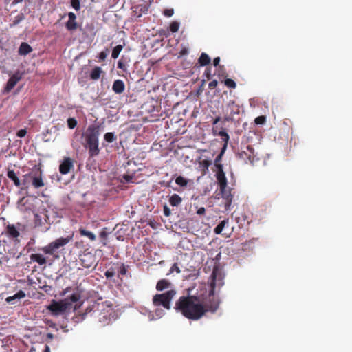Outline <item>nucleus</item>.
Masks as SVG:
<instances>
[{
  "label": "nucleus",
  "mask_w": 352,
  "mask_h": 352,
  "mask_svg": "<svg viewBox=\"0 0 352 352\" xmlns=\"http://www.w3.org/2000/svg\"><path fill=\"white\" fill-rule=\"evenodd\" d=\"M218 298L208 299L204 303L199 296L190 295L180 296L175 303L174 309L186 318L197 321L202 318L208 312L214 313L219 307Z\"/></svg>",
  "instance_id": "obj_1"
},
{
  "label": "nucleus",
  "mask_w": 352,
  "mask_h": 352,
  "mask_svg": "<svg viewBox=\"0 0 352 352\" xmlns=\"http://www.w3.org/2000/svg\"><path fill=\"white\" fill-rule=\"evenodd\" d=\"M99 136L100 126L94 124L89 125L82 135L83 139L82 144L88 151L90 157H96L100 153Z\"/></svg>",
  "instance_id": "obj_2"
},
{
  "label": "nucleus",
  "mask_w": 352,
  "mask_h": 352,
  "mask_svg": "<svg viewBox=\"0 0 352 352\" xmlns=\"http://www.w3.org/2000/svg\"><path fill=\"white\" fill-rule=\"evenodd\" d=\"M113 306V303L108 300L93 305L94 312L100 311L98 321L102 325H107L116 319L117 314Z\"/></svg>",
  "instance_id": "obj_3"
},
{
  "label": "nucleus",
  "mask_w": 352,
  "mask_h": 352,
  "mask_svg": "<svg viewBox=\"0 0 352 352\" xmlns=\"http://www.w3.org/2000/svg\"><path fill=\"white\" fill-rule=\"evenodd\" d=\"M176 290L170 289L163 294H157L153 297V304L155 307L162 306L166 309H170V302L176 295Z\"/></svg>",
  "instance_id": "obj_4"
},
{
  "label": "nucleus",
  "mask_w": 352,
  "mask_h": 352,
  "mask_svg": "<svg viewBox=\"0 0 352 352\" xmlns=\"http://www.w3.org/2000/svg\"><path fill=\"white\" fill-rule=\"evenodd\" d=\"M70 307L71 303L67 302V300H63L60 301L52 300L50 305L47 306V309L53 316H58L64 313L67 309H70Z\"/></svg>",
  "instance_id": "obj_5"
},
{
  "label": "nucleus",
  "mask_w": 352,
  "mask_h": 352,
  "mask_svg": "<svg viewBox=\"0 0 352 352\" xmlns=\"http://www.w3.org/2000/svg\"><path fill=\"white\" fill-rule=\"evenodd\" d=\"M237 157L242 160L245 164H253L256 159L254 153V149L252 146L248 145L236 153Z\"/></svg>",
  "instance_id": "obj_6"
},
{
  "label": "nucleus",
  "mask_w": 352,
  "mask_h": 352,
  "mask_svg": "<svg viewBox=\"0 0 352 352\" xmlns=\"http://www.w3.org/2000/svg\"><path fill=\"white\" fill-rule=\"evenodd\" d=\"M210 289L208 292V298H217L214 296L215 287L217 285L221 287L223 285V277L217 267H214L210 276Z\"/></svg>",
  "instance_id": "obj_7"
},
{
  "label": "nucleus",
  "mask_w": 352,
  "mask_h": 352,
  "mask_svg": "<svg viewBox=\"0 0 352 352\" xmlns=\"http://www.w3.org/2000/svg\"><path fill=\"white\" fill-rule=\"evenodd\" d=\"M71 239L72 237L58 238L43 247L41 250L45 254H53L56 250L67 244Z\"/></svg>",
  "instance_id": "obj_8"
},
{
  "label": "nucleus",
  "mask_w": 352,
  "mask_h": 352,
  "mask_svg": "<svg viewBox=\"0 0 352 352\" xmlns=\"http://www.w3.org/2000/svg\"><path fill=\"white\" fill-rule=\"evenodd\" d=\"M79 259L81 265L85 268L94 267L96 266V256L90 252H84L80 255Z\"/></svg>",
  "instance_id": "obj_9"
},
{
  "label": "nucleus",
  "mask_w": 352,
  "mask_h": 352,
  "mask_svg": "<svg viewBox=\"0 0 352 352\" xmlns=\"http://www.w3.org/2000/svg\"><path fill=\"white\" fill-rule=\"evenodd\" d=\"M240 107L234 101H230L226 108L224 120L226 122L232 121L235 115H239Z\"/></svg>",
  "instance_id": "obj_10"
},
{
  "label": "nucleus",
  "mask_w": 352,
  "mask_h": 352,
  "mask_svg": "<svg viewBox=\"0 0 352 352\" xmlns=\"http://www.w3.org/2000/svg\"><path fill=\"white\" fill-rule=\"evenodd\" d=\"M31 177V184L34 188H41L45 186V182L43 179V173L41 168L32 170Z\"/></svg>",
  "instance_id": "obj_11"
},
{
  "label": "nucleus",
  "mask_w": 352,
  "mask_h": 352,
  "mask_svg": "<svg viewBox=\"0 0 352 352\" xmlns=\"http://www.w3.org/2000/svg\"><path fill=\"white\" fill-rule=\"evenodd\" d=\"M153 0L149 1L147 5H138L132 8V16L135 18H140L143 14H146L148 11L149 6L152 3Z\"/></svg>",
  "instance_id": "obj_12"
},
{
  "label": "nucleus",
  "mask_w": 352,
  "mask_h": 352,
  "mask_svg": "<svg viewBox=\"0 0 352 352\" xmlns=\"http://www.w3.org/2000/svg\"><path fill=\"white\" fill-rule=\"evenodd\" d=\"M216 178L219 186V188L223 190L228 186L226 174L223 170V165L218 166V170L216 173Z\"/></svg>",
  "instance_id": "obj_13"
},
{
  "label": "nucleus",
  "mask_w": 352,
  "mask_h": 352,
  "mask_svg": "<svg viewBox=\"0 0 352 352\" xmlns=\"http://www.w3.org/2000/svg\"><path fill=\"white\" fill-rule=\"evenodd\" d=\"M73 167L72 160L70 157H65L59 166V171L63 175H67Z\"/></svg>",
  "instance_id": "obj_14"
},
{
  "label": "nucleus",
  "mask_w": 352,
  "mask_h": 352,
  "mask_svg": "<svg viewBox=\"0 0 352 352\" xmlns=\"http://www.w3.org/2000/svg\"><path fill=\"white\" fill-rule=\"evenodd\" d=\"M21 79V74L19 72H16L12 76H10L5 87L6 91H10Z\"/></svg>",
  "instance_id": "obj_15"
},
{
  "label": "nucleus",
  "mask_w": 352,
  "mask_h": 352,
  "mask_svg": "<svg viewBox=\"0 0 352 352\" xmlns=\"http://www.w3.org/2000/svg\"><path fill=\"white\" fill-rule=\"evenodd\" d=\"M69 20L65 23V27L69 31H74L77 29L78 23L76 21V16L74 12L68 13Z\"/></svg>",
  "instance_id": "obj_16"
},
{
  "label": "nucleus",
  "mask_w": 352,
  "mask_h": 352,
  "mask_svg": "<svg viewBox=\"0 0 352 352\" xmlns=\"http://www.w3.org/2000/svg\"><path fill=\"white\" fill-rule=\"evenodd\" d=\"M220 193L225 199V206L228 208L232 201V195L231 194V190L227 186L223 190L220 189Z\"/></svg>",
  "instance_id": "obj_17"
},
{
  "label": "nucleus",
  "mask_w": 352,
  "mask_h": 352,
  "mask_svg": "<svg viewBox=\"0 0 352 352\" xmlns=\"http://www.w3.org/2000/svg\"><path fill=\"white\" fill-rule=\"evenodd\" d=\"M212 131V134L214 136L219 135V136L221 137L222 140L224 142V149H226V146H227V144L230 139L229 135L224 130L219 131L218 129V126H213Z\"/></svg>",
  "instance_id": "obj_18"
},
{
  "label": "nucleus",
  "mask_w": 352,
  "mask_h": 352,
  "mask_svg": "<svg viewBox=\"0 0 352 352\" xmlns=\"http://www.w3.org/2000/svg\"><path fill=\"white\" fill-rule=\"evenodd\" d=\"M112 89L116 94H122L125 89L124 82L122 80H116L113 83Z\"/></svg>",
  "instance_id": "obj_19"
},
{
  "label": "nucleus",
  "mask_w": 352,
  "mask_h": 352,
  "mask_svg": "<svg viewBox=\"0 0 352 352\" xmlns=\"http://www.w3.org/2000/svg\"><path fill=\"white\" fill-rule=\"evenodd\" d=\"M6 234L7 235L12 239L17 238L20 235L19 231L16 228L14 225L9 224L6 227Z\"/></svg>",
  "instance_id": "obj_20"
},
{
  "label": "nucleus",
  "mask_w": 352,
  "mask_h": 352,
  "mask_svg": "<svg viewBox=\"0 0 352 352\" xmlns=\"http://www.w3.org/2000/svg\"><path fill=\"white\" fill-rule=\"evenodd\" d=\"M8 177L12 180L14 184L21 188V181L19 179L16 173L13 170H9L7 173Z\"/></svg>",
  "instance_id": "obj_21"
},
{
  "label": "nucleus",
  "mask_w": 352,
  "mask_h": 352,
  "mask_svg": "<svg viewBox=\"0 0 352 352\" xmlns=\"http://www.w3.org/2000/svg\"><path fill=\"white\" fill-rule=\"evenodd\" d=\"M32 51V47L27 43L23 42L19 48V54L25 56Z\"/></svg>",
  "instance_id": "obj_22"
},
{
  "label": "nucleus",
  "mask_w": 352,
  "mask_h": 352,
  "mask_svg": "<svg viewBox=\"0 0 352 352\" xmlns=\"http://www.w3.org/2000/svg\"><path fill=\"white\" fill-rule=\"evenodd\" d=\"M171 283L167 279H161L158 280L156 285V289L157 291H163L171 287Z\"/></svg>",
  "instance_id": "obj_23"
},
{
  "label": "nucleus",
  "mask_w": 352,
  "mask_h": 352,
  "mask_svg": "<svg viewBox=\"0 0 352 352\" xmlns=\"http://www.w3.org/2000/svg\"><path fill=\"white\" fill-rule=\"evenodd\" d=\"M30 258L32 261L36 262L40 265H45L47 263L46 258L41 254H32Z\"/></svg>",
  "instance_id": "obj_24"
},
{
  "label": "nucleus",
  "mask_w": 352,
  "mask_h": 352,
  "mask_svg": "<svg viewBox=\"0 0 352 352\" xmlns=\"http://www.w3.org/2000/svg\"><path fill=\"white\" fill-rule=\"evenodd\" d=\"M32 171L23 175V179L21 181V190H27L29 187V184L32 180Z\"/></svg>",
  "instance_id": "obj_25"
},
{
  "label": "nucleus",
  "mask_w": 352,
  "mask_h": 352,
  "mask_svg": "<svg viewBox=\"0 0 352 352\" xmlns=\"http://www.w3.org/2000/svg\"><path fill=\"white\" fill-rule=\"evenodd\" d=\"M104 73L100 67L96 66L90 73V78L93 80H97L100 78L101 74Z\"/></svg>",
  "instance_id": "obj_26"
},
{
  "label": "nucleus",
  "mask_w": 352,
  "mask_h": 352,
  "mask_svg": "<svg viewBox=\"0 0 352 352\" xmlns=\"http://www.w3.org/2000/svg\"><path fill=\"white\" fill-rule=\"evenodd\" d=\"M169 204L172 206H179L182 202V198L177 194H173L168 199Z\"/></svg>",
  "instance_id": "obj_27"
},
{
  "label": "nucleus",
  "mask_w": 352,
  "mask_h": 352,
  "mask_svg": "<svg viewBox=\"0 0 352 352\" xmlns=\"http://www.w3.org/2000/svg\"><path fill=\"white\" fill-rule=\"evenodd\" d=\"M210 61H211V59H210V56L204 52L201 53V54L199 56V60H198V63H199V65L201 66L208 65L210 64Z\"/></svg>",
  "instance_id": "obj_28"
},
{
  "label": "nucleus",
  "mask_w": 352,
  "mask_h": 352,
  "mask_svg": "<svg viewBox=\"0 0 352 352\" xmlns=\"http://www.w3.org/2000/svg\"><path fill=\"white\" fill-rule=\"evenodd\" d=\"M228 221H229L228 219H224V220L221 221L217 226V227L214 229V232L216 234H221L222 232L223 228H225V226L228 224Z\"/></svg>",
  "instance_id": "obj_29"
},
{
  "label": "nucleus",
  "mask_w": 352,
  "mask_h": 352,
  "mask_svg": "<svg viewBox=\"0 0 352 352\" xmlns=\"http://www.w3.org/2000/svg\"><path fill=\"white\" fill-rule=\"evenodd\" d=\"M79 233L81 236H86V237L89 238L91 241L96 240V235L93 232L86 230L84 228H80L79 229Z\"/></svg>",
  "instance_id": "obj_30"
},
{
  "label": "nucleus",
  "mask_w": 352,
  "mask_h": 352,
  "mask_svg": "<svg viewBox=\"0 0 352 352\" xmlns=\"http://www.w3.org/2000/svg\"><path fill=\"white\" fill-rule=\"evenodd\" d=\"M109 232L107 231V228H104L100 232L99 236L102 240V243L103 245H106L107 244V238Z\"/></svg>",
  "instance_id": "obj_31"
},
{
  "label": "nucleus",
  "mask_w": 352,
  "mask_h": 352,
  "mask_svg": "<svg viewBox=\"0 0 352 352\" xmlns=\"http://www.w3.org/2000/svg\"><path fill=\"white\" fill-rule=\"evenodd\" d=\"M80 299V294L78 293H74L72 294L71 296H68L65 300H67V302H70L71 304L72 302H76L78 301Z\"/></svg>",
  "instance_id": "obj_32"
},
{
  "label": "nucleus",
  "mask_w": 352,
  "mask_h": 352,
  "mask_svg": "<svg viewBox=\"0 0 352 352\" xmlns=\"http://www.w3.org/2000/svg\"><path fill=\"white\" fill-rule=\"evenodd\" d=\"M104 139L108 143H112L116 140V137L113 133L108 132L104 134Z\"/></svg>",
  "instance_id": "obj_33"
},
{
  "label": "nucleus",
  "mask_w": 352,
  "mask_h": 352,
  "mask_svg": "<svg viewBox=\"0 0 352 352\" xmlns=\"http://www.w3.org/2000/svg\"><path fill=\"white\" fill-rule=\"evenodd\" d=\"M123 46L122 45H116L112 51L111 56L113 58H117L122 51Z\"/></svg>",
  "instance_id": "obj_34"
},
{
  "label": "nucleus",
  "mask_w": 352,
  "mask_h": 352,
  "mask_svg": "<svg viewBox=\"0 0 352 352\" xmlns=\"http://www.w3.org/2000/svg\"><path fill=\"white\" fill-rule=\"evenodd\" d=\"M175 183L179 186L184 187L188 184V180L182 176H178L175 179Z\"/></svg>",
  "instance_id": "obj_35"
},
{
  "label": "nucleus",
  "mask_w": 352,
  "mask_h": 352,
  "mask_svg": "<svg viewBox=\"0 0 352 352\" xmlns=\"http://www.w3.org/2000/svg\"><path fill=\"white\" fill-rule=\"evenodd\" d=\"M78 122L74 118L67 119V126L70 129H74L77 126Z\"/></svg>",
  "instance_id": "obj_36"
},
{
  "label": "nucleus",
  "mask_w": 352,
  "mask_h": 352,
  "mask_svg": "<svg viewBox=\"0 0 352 352\" xmlns=\"http://www.w3.org/2000/svg\"><path fill=\"white\" fill-rule=\"evenodd\" d=\"M179 23L177 21H173L169 26L170 30L173 32H177L179 30Z\"/></svg>",
  "instance_id": "obj_37"
},
{
  "label": "nucleus",
  "mask_w": 352,
  "mask_h": 352,
  "mask_svg": "<svg viewBox=\"0 0 352 352\" xmlns=\"http://www.w3.org/2000/svg\"><path fill=\"white\" fill-rule=\"evenodd\" d=\"M224 84L228 87H230L232 89H235L236 87V82L232 79H230V78L226 79L224 81Z\"/></svg>",
  "instance_id": "obj_38"
},
{
  "label": "nucleus",
  "mask_w": 352,
  "mask_h": 352,
  "mask_svg": "<svg viewBox=\"0 0 352 352\" xmlns=\"http://www.w3.org/2000/svg\"><path fill=\"white\" fill-rule=\"evenodd\" d=\"M174 272H176L177 274H179L181 272L180 268L179 267V266H178L177 263H175L171 266L170 269L169 270V272L168 273V274H173Z\"/></svg>",
  "instance_id": "obj_39"
},
{
  "label": "nucleus",
  "mask_w": 352,
  "mask_h": 352,
  "mask_svg": "<svg viewBox=\"0 0 352 352\" xmlns=\"http://www.w3.org/2000/svg\"><path fill=\"white\" fill-rule=\"evenodd\" d=\"M225 150L226 149H224V147H223L221 152L217 155V157H216V159L214 160V164L217 169H218V166L222 165L221 164L219 163V162L221 160V157H222V155H223Z\"/></svg>",
  "instance_id": "obj_40"
},
{
  "label": "nucleus",
  "mask_w": 352,
  "mask_h": 352,
  "mask_svg": "<svg viewBox=\"0 0 352 352\" xmlns=\"http://www.w3.org/2000/svg\"><path fill=\"white\" fill-rule=\"evenodd\" d=\"M71 6L76 11L80 9V3L79 0H71Z\"/></svg>",
  "instance_id": "obj_41"
},
{
  "label": "nucleus",
  "mask_w": 352,
  "mask_h": 352,
  "mask_svg": "<svg viewBox=\"0 0 352 352\" xmlns=\"http://www.w3.org/2000/svg\"><path fill=\"white\" fill-rule=\"evenodd\" d=\"M24 19V16L23 14H18L14 20L13 21V23L12 24V25H16L17 24H19L22 20H23Z\"/></svg>",
  "instance_id": "obj_42"
},
{
  "label": "nucleus",
  "mask_w": 352,
  "mask_h": 352,
  "mask_svg": "<svg viewBox=\"0 0 352 352\" xmlns=\"http://www.w3.org/2000/svg\"><path fill=\"white\" fill-rule=\"evenodd\" d=\"M266 121V118L263 116L256 118L254 122L256 124H263Z\"/></svg>",
  "instance_id": "obj_43"
},
{
  "label": "nucleus",
  "mask_w": 352,
  "mask_h": 352,
  "mask_svg": "<svg viewBox=\"0 0 352 352\" xmlns=\"http://www.w3.org/2000/svg\"><path fill=\"white\" fill-rule=\"evenodd\" d=\"M163 14L164 16H166V17H170L173 15L174 14V10L173 8H168V9H165L164 11H163Z\"/></svg>",
  "instance_id": "obj_44"
},
{
  "label": "nucleus",
  "mask_w": 352,
  "mask_h": 352,
  "mask_svg": "<svg viewBox=\"0 0 352 352\" xmlns=\"http://www.w3.org/2000/svg\"><path fill=\"white\" fill-rule=\"evenodd\" d=\"M104 275L107 278H111L115 276V271L113 269H109L105 272Z\"/></svg>",
  "instance_id": "obj_45"
},
{
  "label": "nucleus",
  "mask_w": 352,
  "mask_h": 352,
  "mask_svg": "<svg viewBox=\"0 0 352 352\" xmlns=\"http://www.w3.org/2000/svg\"><path fill=\"white\" fill-rule=\"evenodd\" d=\"M15 299H21L25 296V294L23 291L19 290L17 293L13 295Z\"/></svg>",
  "instance_id": "obj_46"
},
{
  "label": "nucleus",
  "mask_w": 352,
  "mask_h": 352,
  "mask_svg": "<svg viewBox=\"0 0 352 352\" xmlns=\"http://www.w3.org/2000/svg\"><path fill=\"white\" fill-rule=\"evenodd\" d=\"M163 212H164V216H166V217H169L171 214V211H170V208L166 205L164 206Z\"/></svg>",
  "instance_id": "obj_47"
},
{
  "label": "nucleus",
  "mask_w": 352,
  "mask_h": 352,
  "mask_svg": "<svg viewBox=\"0 0 352 352\" xmlns=\"http://www.w3.org/2000/svg\"><path fill=\"white\" fill-rule=\"evenodd\" d=\"M26 133H27L26 129H20L19 131H18L16 135L19 138H23L25 136Z\"/></svg>",
  "instance_id": "obj_48"
},
{
  "label": "nucleus",
  "mask_w": 352,
  "mask_h": 352,
  "mask_svg": "<svg viewBox=\"0 0 352 352\" xmlns=\"http://www.w3.org/2000/svg\"><path fill=\"white\" fill-rule=\"evenodd\" d=\"M218 85V82L217 80H212L209 84H208V87L211 89H214Z\"/></svg>",
  "instance_id": "obj_49"
},
{
  "label": "nucleus",
  "mask_w": 352,
  "mask_h": 352,
  "mask_svg": "<svg viewBox=\"0 0 352 352\" xmlns=\"http://www.w3.org/2000/svg\"><path fill=\"white\" fill-rule=\"evenodd\" d=\"M118 67L122 69L123 71H126V65L122 61V60H119L118 63Z\"/></svg>",
  "instance_id": "obj_50"
},
{
  "label": "nucleus",
  "mask_w": 352,
  "mask_h": 352,
  "mask_svg": "<svg viewBox=\"0 0 352 352\" xmlns=\"http://www.w3.org/2000/svg\"><path fill=\"white\" fill-rule=\"evenodd\" d=\"M201 165H202L204 167H205V168H208L210 166V164H211L210 162H209V161H208V160H202V161L201 162Z\"/></svg>",
  "instance_id": "obj_51"
},
{
  "label": "nucleus",
  "mask_w": 352,
  "mask_h": 352,
  "mask_svg": "<svg viewBox=\"0 0 352 352\" xmlns=\"http://www.w3.org/2000/svg\"><path fill=\"white\" fill-rule=\"evenodd\" d=\"M205 212H206V209L204 207H201V208H198V210H197V214L198 215H204Z\"/></svg>",
  "instance_id": "obj_52"
},
{
  "label": "nucleus",
  "mask_w": 352,
  "mask_h": 352,
  "mask_svg": "<svg viewBox=\"0 0 352 352\" xmlns=\"http://www.w3.org/2000/svg\"><path fill=\"white\" fill-rule=\"evenodd\" d=\"M205 76L209 80L211 78V70L210 68H207L204 72Z\"/></svg>",
  "instance_id": "obj_53"
},
{
  "label": "nucleus",
  "mask_w": 352,
  "mask_h": 352,
  "mask_svg": "<svg viewBox=\"0 0 352 352\" xmlns=\"http://www.w3.org/2000/svg\"><path fill=\"white\" fill-rule=\"evenodd\" d=\"M120 273L122 275H124L126 273V269L125 266L124 265V264H122V267H120Z\"/></svg>",
  "instance_id": "obj_54"
},
{
  "label": "nucleus",
  "mask_w": 352,
  "mask_h": 352,
  "mask_svg": "<svg viewBox=\"0 0 352 352\" xmlns=\"http://www.w3.org/2000/svg\"><path fill=\"white\" fill-rule=\"evenodd\" d=\"M219 62H220V58L219 57H216L213 60V64H214V65L215 67H217L219 65Z\"/></svg>",
  "instance_id": "obj_55"
},
{
  "label": "nucleus",
  "mask_w": 352,
  "mask_h": 352,
  "mask_svg": "<svg viewBox=\"0 0 352 352\" xmlns=\"http://www.w3.org/2000/svg\"><path fill=\"white\" fill-rule=\"evenodd\" d=\"M107 57V54L104 52H101L99 54V58L100 60H104Z\"/></svg>",
  "instance_id": "obj_56"
},
{
  "label": "nucleus",
  "mask_w": 352,
  "mask_h": 352,
  "mask_svg": "<svg viewBox=\"0 0 352 352\" xmlns=\"http://www.w3.org/2000/svg\"><path fill=\"white\" fill-rule=\"evenodd\" d=\"M14 300H15V298L14 297V296H12L7 297L6 301L8 303H12Z\"/></svg>",
  "instance_id": "obj_57"
},
{
  "label": "nucleus",
  "mask_w": 352,
  "mask_h": 352,
  "mask_svg": "<svg viewBox=\"0 0 352 352\" xmlns=\"http://www.w3.org/2000/svg\"><path fill=\"white\" fill-rule=\"evenodd\" d=\"M220 120H221V118L220 117H217L216 118L214 119L213 122H212V125L213 126L216 125Z\"/></svg>",
  "instance_id": "obj_58"
},
{
  "label": "nucleus",
  "mask_w": 352,
  "mask_h": 352,
  "mask_svg": "<svg viewBox=\"0 0 352 352\" xmlns=\"http://www.w3.org/2000/svg\"><path fill=\"white\" fill-rule=\"evenodd\" d=\"M43 352H50V346H45V348L44 351H43Z\"/></svg>",
  "instance_id": "obj_59"
},
{
  "label": "nucleus",
  "mask_w": 352,
  "mask_h": 352,
  "mask_svg": "<svg viewBox=\"0 0 352 352\" xmlns=\"http://www.w3.org/2000/svg\"><path fill=\"white\" fill-rule=\"evenodd\" d=\"M47 337L48 338L52 339L54 338V335L52 333H47Z\"/></svg>",
  "instance_id": "obj_60"
},
{
  "label": "nucleus",
  "mask_w": 352,
  "mask_h": 352,
  "mask_svg": "<svg viewBox=\"0 0 352 352\" xmlns=\"http://www.w3.org/2000/svg\"><path fill=\"white\" fill-rule=\"evenodd\" d=\"M186 53H187V50H182L181 51V54L182 55L186 54Z\"/></svg>",
  "instance_id": "obj_61"
},
{
  "label": "nucleus",
  "mask_w": 352,
  "mask_h": 352,
  "mask_svg": "<svg viewBox=\"0 0 352 352\" xmlns=\"http://www.w3.org/2000/svg\"><path fill=\"white\" fill-rule=\"evenodd\" d=\"M124 179L127 181V182H129L130 181V179H131V177L129 176V175H126L124 177Z\"/></svg>",
  "instance_id": "obj_62"
},
{
  "label": "nucleus",
  "mask_w": 352,
  "mask_h": 352,
  "mask_svg": "<svg viewBox=\"0 0 352 352\" xmlns=\"http://www.w3.org/2000/svg\"><path fill=\"white\" fill-rule=\"evenodd\" d=\"M223 66H219V69H223Z\"/></svg>",
  "instance_id": "obj_63"
},
{
  "label": "nucleus",
  "mask_w": 352,
  "mask_h": 352,
  "mask_svg": "<svg viewBox=\"0 0 352 352\" xmlns=\"http://www.w3.org/2000/svg\"><path fill=\"white\" fill-rule=\"evenodd\" d=\"M170 182H168V183L167 184L166 186H170Z\"/></svg>",
  "instance_id": "obj_64"
}]
</instances>
